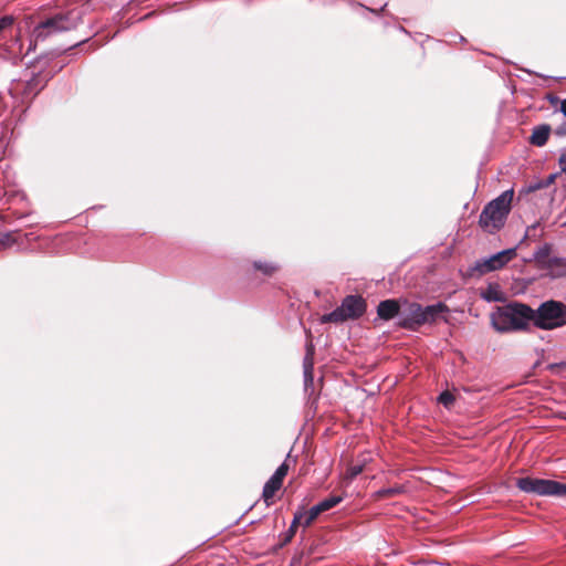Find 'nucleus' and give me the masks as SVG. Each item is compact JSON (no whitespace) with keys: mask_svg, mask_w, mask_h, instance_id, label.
I'll return each instance as SVG.
<instances>
[{"mask_svg":"<svg viewBox=\"0 0 566 566\" xmlns=\"http://www.w3.org/2000/svg\"><path fill=\"white\" fill-rule=\"evenodd\" d=\"M560 112L566 117V98L560 102Z\"/></svg>","mask_w":566,"mask_h":566,"instance_id":"nucleus-35","label":"nucleus"},{"mask_svg":"<svg viewBox=\"0 0 566 566\" xmlns=\"http://www.w3.org/2000/svg\"><path fill=\"white\" fill-rule=\"evenodd\" d=\"M538 226H539V223L535 222L532 226L527 227L526 232H525L522 241L525 240L526 238L534 239L536 237L535 231H536Z\"/></svg>","mask_w":566,"mask_h":566,"instance_id":"nucleus-27","label":"nucleus"},{"mask_svg":"<svg viewBox=\"0 0 566 566\" xmlns=\"http://www.w3.org/2000/svg\"><path fill=\"white\" fill-rule=\"evenodd\" d=\"M491 324L500 333L528 331L531 324L535 327L534 308L525 303L511 301L492 313Z\"/></svg>","mask_w":566,"mask_h":566,"instance_id":"nucleus-2","label":"nucleus"},{"mask_svg":"<svg viewBox=\"0 0 566 566\" xmlns=\"http://www.w3.org/2000/svg\"><path fill=\"white\" fill-rule=\"evenodd\" d=\"M454 401L455 397L449 390H444L438 396V402L441 403L447 409H450L453 406Z\"/></svg>","mask_w":566,"mask_h":566,"instance_id":"nucleus-22","label":"nucleus"},{"mask_svg":"<svg viewBox=\"0 0 566 566\" xmlns=\"http://www.w3.org/2000/svg\"><path fill=\"white\" fill-rule=\"evenodd\" d=\"M552 251V244L544 243L542 247L537 248L534 253L532 260L537 262V264L543 268L546 260L549 258Z\"/></svg>","mask_w":566,"mask_h":566,"instance_id":"nucleus-16","label":"nucleus"},{"mask_svg":"<svg viewBox=\"0 0 566 566\" xmlns=\"http://www.w3.org/2000/svg\"><path fill=\"white\" fill-rule=\"evenodd\" d=\"M515 485L527 494L566 497V484L555 480L524 476L518 478Z\"/></svg>","mask_w":566,"mask_h":566,"instance_id":"nucleus-5","label":"nucleus"},{"mask_svg":"<svg viewBox=\"0 0 566 566\" xmlns=\"http://www.w3.org/2000/svg\"><path fill=\"white\" fill-rule=\"evenodd\" d=\"M564 264V260L562 258H557V256H549L543 269H552L554 266H559V265H563Z\"/></svg>","mask_w":566,"mask_h":566,"instance_id":"nucleus-26","label":"nucleus"},{"mask_svg":"<svg viewBox=\"0 0 566 566\" xmlns=\"http://www.w3.org/2000/svg\"><path fill=\"white\" fill-rule=\"evenodd\" d=\"M344 497L342 495H331L321 502L317 503L318 507L322 510V512H326L333 507H335L337 504L343 502Z\"/></svg>","mask_w":566,"mask_h":566,"instance_id":"nucleus-18","label":"nucleus"},{"mask_svg":"<svg viewBox=\"0 0 566 566\" xmlns=\"http://www.w3.org/2000/svg\"><path fill=\"white\" fill-rule=\"evenodd\" d=\"M289 472V465L287 463L284 461L282 464H280L275 472L272 474L273 476H276L277 479H280L281 481L284 480V478L286 476Z\"/></svg>","mask_w":566,"mask_h":566,"instance_id":"nucleus-24","label":"nucleus"},{"mask_svg":"<svg viewBox=\"0 0 566 566\" xmlns=\"http://www.w3.org/2000/svg\"><path fill=\"white\" fill-rule=\"evenodd\" d=\"M514 197V190L511 188L509 190L503 191L495 199L491 200L489 203L499 208L505 216H509L511 211V202Z\"/></svg>","mask_w":566,"mask_h":566,"instance_id":"nucleus-12","label":"nucleus"},{"mask_svg":"<svg viewBox=\"0 0 566 566\" xmlns=\"http://www.w3.org/2000/svg\"><path fill=\"white\" fill-rule=\"evenodd\" d=\"M313 522L314 520H311L310 516L305 513L300 525L303 527H308Z\"/></svg>","mask_w":566,"mask_h":566,"instance_id":"nucleus-32","label":"nucleus"},{"mask_svg":"<svg viewBox=\"0 0 566 566\" xmlns=\"http://www.w3.org/2000/svg\"><path fill=\"white\" fill-rule=\"evenodd\" d=\"M304 514H305L304 506L298 507L294 512L293 520H292V523H291L290 527L282 535L283 538H282V542L280 544V547H283L284 545H286L287 543H290L292 541V538L294 537V535L296 533L297 526L301 524V521H302Z\"/></svg>","mask_w":566,"mask_h":566,"instance_id":"nucleus-11","label":"nucleus"},{"mask_svg":"<svg viewBox=\"0 0 566 566\" xmlns=\"http://www.w3.org/2000/svg\"><path fill=\"white\" fill-rule=\"evenodd\" d=\"M551 126L547 124L538 125L533 129V133L530 137V143L532 145L542 147L547 143L549 137Z\"/></svg>","mask_w":566,"mask_h":566,"instance_id":"nucleus-13","label":"nucleus"},{"mask_svg":"<svg viewBox=\"0 0 566 566\" xmlns=\"http://www.w3.org/2000/svg\"><path fill=\"white\" fill-rule=\"evenodd\" d=\"M449 312V306L443 302L422 305L419 302L402 297L401 315H399L396 325L409 332H418L424 325L432 326L439 321L447 322L446 315Z\"/></svg>","mask_w":566,"mask_h":566,"instance_id":"nucleus-1","label":"nucleus"},{"mask_svg":"<svg viewBox=\"0 0 566 566\" xmlns=\"http://www.w3.org/2000/svg\"><path fill=\"white\" fill-rule=\"evenodd\" d=\"M506 218L499 208L488 202L480 213L479 226L489 233H494L504 226Z\"/></svg>","mask_w":566,"mask_h":566,"instance_id":"nucleus-7","label":"nucleus"},{"mask_svg":"<svg viewBox=\"0 0 566 566\" xmlns=\"http://www.w3.org/2000/svg\"><path fill=\"white\" fill-rule=\"evenodd\" d=\"M559 367H564L565 368L566 367V361H560V363H557V364H551L548 366V368L551 370H554L555 368H559Z\"/></svg>","mask_w":566,"mask_h":566,"instance_id":"nucleus-34","label":"nucleus"},{"mask_svg":"<svg viewBox=\"0 0 566 566\" xmlns=\"http://www.w3.org/2000/svg\"><path fill=\"white\" fill-rule=\"evenodd\" d=\"M401 308L402 297L382 300L377 305V316L379 319L386 322L395 317H397V321H399V315H401Z\"/></svg>","mask_w":566,"mask_h":566,"instance_id":"nucleus-9","label":"nucleus"},{"mask_svg":"<svg viewBox=\"0 0 566 566\" xmlns=\"http://www.w3.org/2000/svg\"><path fill=\"white\" fill-rule=\"evenodd\" d=\"M555 134L560 137L566 136V122H563L555 128Z\"/></svg>","mask_w":566,"mask_h":566,"instance_id":"nucleus-30","label":"nucleus"},{"mask_svg":"<svg viewBox=\"0 0 566 566\" xmlns=\"http://www.w3.org/2000/svg\"><path fill=\"white\" fill-rule=\"evenodd\" d=\"M253 268L258 271H261L264 275H271L277 269L274 263L265 261H255L253 263Z\"/></svg>","mask_w":566,"mask_h":566,"instance_id":"nucleus-21","label":"nucleus"},{"mask_svg":"<svg viewBox=\"0 0 566 566\" xmlns=\"http://www.w3.org/2000/svg\"><path fill=\"white\" fill-rule=\"evenodd\" d=\"M304 391L310 397L314 391V366H303Z\"/></svg>","mask_w":566,"mask_h":566,"instance_id":"nucleus-15","label":"nucleus"},{"mask_svg":"<svg viewBox=\"0 0 566 566\" xmlns=\"http://www.w3.org/2000/svg\"><path fill=\"white\" fill-rule=\"evenodd\" d=\"M558 176H559V172L551 174L545 180H541L538 182L530 185L528 191H535V190L543 189V188L551 186L556 180V178Z\"/></svg>","mask_w":566,"mask_h":566,"instance_id":"nucleus-20","label":"nucleus"},{"mask_svg":"<svg viewBox=\"0 0 566 566\" xmlns=\"http://www.w3.org/2000/svg\"><path fill=\"white\" fill-rule=\"evenodd\" d=\"M315 346L310 339L305 345V356L303 358V366H314Z\"/></svg>","mask_w":566,"mask_h":566,"instance_id":"nucleus-19","label":"nucleus"},{"mask_svg":"<svg viewBox=\"0 0 566 566\" xmlns=\"http://www.w3.org/2000/svg\"><path fill=\"white\" fill-rule=\"evenodd\" d=\"M524 71H525L526 73L534 74V73H533V72H531L530 70H524ZM535 74L537 75V73H535ZM538 76H541V75L538 74Z\"/></svg>","mask_w":566,"mask_h":566,"instance_id":"nucleus-38","label":"nucleus"},{"mask_svg":"<svg viewBox=\"0 0 566 566\" xmlns=\"http://www.w3.org/2000/svg\"><path fill=\"white\" fill-rule=\"evenodd\" d=\"M83 42H84V41L77 42V43H75L74 45L70 46L67 50H71V49H73V48H75V46H78V45H81Z\"/></svg>","mask_w":566,"mask_h":566,"instance_id":"nucleus-36","label":"nucleus"},{"mask_svg":"<svg viewBox=\"0 0 566 566\" xmlns=\"http://www.w3.org/2000/svg\"><path fill=\"white\" fill-rule=\"evenodd\" d=\"M535 327L553 331L566 326V304L562 301L547 300L534 310Z\"/></svg>","mask_w":566,"mask_h":566,"instance_id":"nucleus-3","label":"nucleus"},{"mask_svg":"<svg viewBox=\"0 0 566 566\" xmlns=\"http://www.w3.org/2000/svg\"><path fill=\"white\" fill-rule=\"evenodd\" d=\"M481 297L486 302H501L503 300V294L497 286L490 284L486 290L481 292Z\"/></svg>","mask_w":566,"mask_h":566,"instance_id":"nucleus-17","label":"nucleus"},{"mask_svg":"<svg viewBox=\"0 0 566 566\" xmlns=\"http://www.w3.org/2000/svg\"><path fill=\"white\" fill-rule=\"evenodd\" d=\"M321 513H323V512L316 504V505L312 506L306 514L310 516L311 520L315 521Z\"/></svg>","mask_w":566,"mask_h":566,"instance_id":"nucleus-29","label":"nucleus"},{"mask_svg":"<svg viewBox=\"0 0 566 566\" xmlns=\"http://www.w3.org/2000/svg\"><path fill=\"white\" fill-rule=\"evenodd\" d=\"M566 80V77H564Z\"/></svg>","mask_w":566,"mask_h":566,"instance_id":"nucleus-40","label":"nucleus"},{"mask_svg":"<svg viewBox=\"0 0 566 566\" xmlns=\"http://www.w3.org/2000/svg\"><path fill=\"white\" fill-rule=\"evenodd\" d=\"M13 23V18L11 15H3L0 18V32L4 30L7 27Z\"/></svg>","mask_w":566,"mask_h":566,"instance_id":"nucleus-28","label":"nucleus"},{"mask_svg":"<svg viewBox=\"0 0 566 566\" xmlns=\"http://www.w3.org/2000/svg\"><path fill=\"white\" fill-rule=\"evenodd\" d=\"M407 492V486L403 484L395 485L391 488H382L376 491L373 496L375 499H384L388 496H396L400 494H405Z\"/></svg>","mask_w":566,"mask_h":566,"instance_id":"nucleus-14","label":"nucleus"},{"mask_svg":"<svg viewBox=\"0 0 566 566\" xmlns=\"http://www.w3.org/2000/svg\"><path fill=\"white\" fill-rule=\"evenodd\" d=\"M517 247L504 249L488 258L475 261L474 265L469 269V274L484 275L504 268L513 258L516 256Z\"/></svg>","mask_w":566,"mask_h":566,"instance_id":"nucleus-6","label":"nucleus"},{"mask_svg":"<svg viewBox=\"0 0 566 566\" xmlns=\"http://www.w3.org/2000/svg\"><path fill=\"white\" fill-rule=\"evenodd\" d=\"M73 28H74V23L69 19L67 15L56 14L54 17L45 19L38 25L36 30H39V29L48 30V32L45 34H43L42 32H39L38 38L48 36L55 32L69 31Z\"/></svg>","mask_w":566,"mask_h":566,"instance_id":"nucleus-8","label":"nucleus"},{"mask_svg":"<svg viewBox=\"0 0 566 566\" xmlns=\"http://www.w3.org/2000/svg\"><path fill=\"white\" fill-rule=\"evenodd\" d=\"M282 485L283 481L273 475H271L270 479L265 482L262 491V499L268 506L272 504V499L274 497L275 493L282 488Z\"/></svg>","mask_w":566,"mask_h":566,"instance_id":"nucleus-10","label":"nucleus"},{"mask_svg":"<svg viewBox=\"0 0 566 566\" xmlns=\"http://www.w3.org/2000/svg\"><path fill=\"white\" fill-rule=\"evenodd\" d=\"M366 10H369L370 12L377 14V15H380V12H382L385 10V8L387 7V2H385L379 10H376V9H370V8H367L365 6H363Z\"/></svg>","mask_w":566,"mask_h":566,"instance_id":"nucleus-33","label":"nucleus"},{"mask_svg":"<svg viewBox=\"0 0 566 566\" xmlns=\"http://www.w3.org/2000/svg\"><path fill=\"white\" fill-rule=\"evenodd\" d=\"M546 98H547V101L549 102V104H551L552 106H556L557 104H560V102H562V101L559 99V97H557V96H555V95H552V94H548Z\"/></svg>","mask_w":566,"mask_h":566,"instance_id":"nucleus-31","label":"nucleus"},{"mask_svg":"<svg viewBox=\"0 0 566 566\" xmlns=\"http://www.w3.org/2000/svg\"><path fill=\"white\" fill-rule=\"evenodd\" d=\"M363 470H364L363 464L352 465L348 468V470L346 472V478L349 481H353L356 476H358L363 472Z\"/></svg>","mask_w":566,"mask_h":566,"instance_id":"nucleus-23","label":"nucleus"},{"mask_svg":"<svg viewBox=\"0 0 566 566\" xmlns=\"http://www.w3.org/2000/svg\"><path fill=\"white\" fill-rule=\"evenodd\" d=\"M31 234L32 233H25L27 239H29Z\"/></svg>","mask_w":566,"mask_h":566,"instance_id":"nucleus-39","label":"nucleus"},{"mask_svg":"<svg viewBox=\"0 0 566 566\" xmlns=\"http://www.w3.org/2000/svg\"><path fill=\"white\" fill-rule=\"evenodd\" d=\"M459 39H460L461 42H465L467 41L465 38L462 36V35H460Z\"/></svg>","mask_w":566,"mask_h":566,"instance_id":"nucleus-37","label":"nucleus"},{"mask_svg":"<svg viewBox=\"0 0 566 566\" xmlns=\"http://www.w3.org/2000/svg\"><path fill=\"white\" fill-rule=\"evenodd\" d=\"M367 311V302L359 294H350L346 295L339 306H337L332 312L324 314L321 316V324L327 323H343L348 319H358L360 318Z\"/></svg>","mask_w":566,"mask_h":566,"instance_id":"nucleus-4","label":"nucleus"},{"mask_svg":"<svg viewBox=\"0 0 566 566\" xmlns=\"http://www.w3.org/2000/svg\"><path fill=\"white\" fill-rule=\"evenodd\" d=\"M15 243L11 232H0V244L3 247H10Z\"/></svg>","mask_w":566,"mask_h":566,"instance_id":"nucleus-25","label":"nucleus"}]
</instances>
